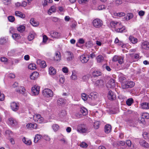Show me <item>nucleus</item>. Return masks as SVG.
<instances>
[{
    "label": "nucleus",
    "instance_id": "5",
    "mask_svg": "<svg viewBox=\"0 0 149 149\" xmlns=\"http://www.w3.org/2000/svg\"><path fill=\"white\" fill-rule=\"evenodd\" d=\"M51 37L53 38L58 39L61 36V34L55 31H51L50 33Z\"/></svg>",
    "mask_w": 149,
    "mask_h": 149
},
{
    "label": "nucleus",
    "instance_id": "6",
    "mask_svg": "<svg viewBox=\"0 0 149 149\" xmlns=\"http://www.w3.org/2000/svg\"><path fill=\"white\" fill-rule=\"evenodd\" d=\"M87 130L86 126L84 125H79L78 126L77 130L79 132L83 133H85Z\"/></svg>",
    "mask_w": 149,
    "mask_h": 149
},
{
    "label": "nucleus",
    "instance_id": "48",
    "mask_svg": "<svg viewBox=\"0 0 149 149\" xmlns=\"http://www.w3.org/2000/svg\"><path fill=\"white\" fill-rule=\"evenodd\" d=\"M143 136L145 139H146L149 138V134L147 132H144L143 134Z\"/></svg>",
    "mask_w": 149,
    "mask_h": 149
},
{
    "label": "nucleus",
    "instance_id": "21",
    "mask_svg": "<svg viewBox=\"0 0 149 149\" xmlns=\"http://www.w3.org/2000/svg\"><path fill=\"white\" fill-rule=\"evenodd\" d=\"M49 72L50 75H54L56 74V71L54 68L51 66L49 68Z\"/></svg>",
    "mask_w": 149,
    "mask_h": 149
},
{
    "label": "nucleus",
    "instance_id": "7",
    "mask_svg": "<svg viewBox=\"0 0 149 149\" xmlns=\"http://www.w3.org/2000/svg\"><path fill=\"white\" fill-rule=\"evenodd\" d=\"M116 95L115 93L111 91H109L108 93V98L110 100H113L116 99Z\"/></svg>",
    "mask_w": 149,
    "mask_h": 149
},
{
    "label": "nucleus",
    "instance_id": "11",
    "mask_svg": "<svg viewBox=\"0 0 149 149\" xmlns=\"http://www.w3.org/2000/svg\"><path fill=\"white\" fill-rule=\"evenodd\" d=\"M117 28H116L115 31L118 32L122 33L125 29V27L124 26H123L120 23L119 26H117Z\"/></svg>",
    "mask_w": 149,
    "mask_h": 149
},
{
    "label": "nucleus",
    "instance_id": "4",
    "mask_svg": "<svg viewBox=\"0 0 149 149\" xmlns=\"http://www.w3.org/2000/svg\"><path fill=\"white\" fill-rule=\"evenodd\" d=\"M134 84H135L134 82L130 81L127 82L125 84H122V88L123 89H125L132 88L134 86Z\"/></svg>",
    "mask_w": 149,
    "mask_h": 149
},
{
    "label": "nucleus",
    "instance_id": "1",
    "mask_svg": "<svg viewBox=\"0 0 149 149\" xmlns=\"http://www.w3.org/2000/svg\"><path fill=\"white\" fill-rule=\"evenodd\" d=\"M53 92L50 89L45 88L42 91V94L44 97L49 98L53 96Z\"/></svg>",
    "mask_w": 149,
    "mask_h": 149
},
{
    "label": "nucleus",
    "instance_id": "57",
    "mask_svg": "<svg viewBox=\"0 0 149 149\" xmlns=\"http://www.w3.org/2000/svg\"><path fill=\"white\" fill-rule=\"evenodd\" d=\"M61 56H54L53 58L55 61L58 62L61 59Z\"/></svg>",
    "mask_w": 149,
    "mask_h": 149
},
{
    "label": "nucleus",
    "instance_id": "8",
    "mask_svg": "<svg viewBox=\"0 0 149 149\" xmlns=\"http://www.w3.org/2000/svg\"><path fill=\"white\" fill-rule=\"evenodd\" d=\"M40 89L39 86H35L32 87L31 91L33 94L35 95H38L39 93Z\"/></svg>",
    "mask_w": 149,
    "mask_h": 149
},
{
    "label": "nucleus",
    "instance_id": "52",
    "mask_svg": "<svg viewBox=\"0 0 149 149\" xmlns=\"http://www.w3.org/2000/svg\"><path fill=\"white\" fill-rule=\"evenodd\" d=\"M89 78V76L88 75H86L83 76L82 77V79L84 81H87Z\"/></svg>",
    "mask_w": 149,
    "mask_h": 149
},
{
    "label": "nucleus",
    "instance_id": "59",
    "mask_svg": "<svg viewBox=\"0 0 149 149\" xmlns=\"http://www.w3.org/2000/svg\"><path fill=\"white\" fill-rule=\"evenodd\" d=\"M62 71L63 72L65 73H67L68 72V68L66 67H64L62 68Z\"/></svg>",
    "mask_w": 149,
    "mask_h": 149
},
{
    "label": "nucleus",
    "instance_id": "37",
    "mask_svg": "<svg viewBox=\"0 0 149 149\" xmlns=\"http://www.w3.org/2000/svg\"><path fill=\"white\" fill-rule=\"evenodd\" d=\"M133 100L132 98H130L127 100L126 102V103L127 105L130 106L133 103Z\"/></svg>",
    "mask_w": 149,
    "mask_h": 149
},
{
    "label": "nucleus",
    "instance_id": "30",
    "mask_svg": "<svg viewBox=\"0 0 149 149\" xmlns=\"http://www.w3.org/2000/svg\"><path fill=\"white\" fill-rule=\"evenodd\" d=\"M42 137V136L40 134H37L36 135L34 140V143H37L41 139Z\"/></svg>",
    "mask_w": 149,
    "mask_h": 149
},
{
    "label": "nucleus",
    "instance_id": "14",
    "mask_svg": "<svg viewBox=\"0 0 149 149\" xmlns=\"http://www.w3.org/2000/svg\"><path fill=\"white\" fill-rule=\"evenodd\" d=\"M115 85V81L113 79H111L110 80V82L108 83L107 84V86L108 88H111L114 87Z\"/></svg>",
    "mask_w": 149,
    "mask_h": 149
},
{
    "label": "nucleus",
    "instance_id": "26",
    "mask_svg": "<svg viewBox=\"0 0 149 149\" xmlns=\"http://www.w3.org/2000/svg\"><path fill=\"white\" fill-rule=\"evenodd\" d=\"M65 100L62 98L59 99L57 101V104L59 106H62L65 104Z\"/></svg>",
    "mask_w": 149,
    "mask_h": 149
},
{
    "label": "nucleus",
    "instance_id": "35",
    "mask_svg": "<svg viewBox=\"0 0 149 149\" xmlns=\"http://www.w3.org/2000/svg\"><path fill=\"white\" fill-rule=\"evenodd\" d=\"M28 68L31 70H35L36 68V65L34 63H31L29 65Z\"/></svg>",
    "mask_w": 149,
    "mask_h": 149
},
{
    "label": "nucleus",
    "instance_id": "9",
    "mask_svg": "<svg viewBox=\"0 0 149 149\" xmlns=\"http://www.w3.org/2000/svg\"><path fill=\"white\" fill-rule=\"evenodd\" d=\"M8 124L12 126H14L17 125V121L14 118H8Z\"/></svg>",
    "mask_w": 149,
    "mask_h": 149
},
{
    "label": "nucleus",
    "instance_id": "28",
    "mask_svg": "<svg viewBox=\"0 0 149 149\" xmlns=\"http://www.w3.org/2000/svg\"><path fill=\"white\" fill-rule=\"evenodd\" d=\"M71 78L73 80H76L77 79V73L75 71H72V74L71 76Z\"/></svg>",
    "mask_w": 149,
    "mask_h": 149
},
{
    "label": "nucleus",
    "instance_id": "18",
    "mask_svg": "<svg viewBox=\"0 0 149 149\" xmlns=\"http://www.w3.org/2000/svg\"><path fill=\"white\" fill-rule=\"evenodd\" d=\"M39 74L37 72H33L30 75V78L32 80H35L38 77Z\"/></svg>",
    "mask_w": 149,
    "mask_h": 149
},
{
    "label": "nucleus",
    "instance_id": "15",
    "mask_svg": "<svg viewBox=\"0 0 149 149\" xmlns=\"http://www.w3.org/2000/svg\"><path fill=\"white\" fill-rule=\"evenodd\" d=\"M141 47L142 49L148 50L149 49V42L146 41L142 43Z\"/></svg>",
    "mask_w": 149,
    "mask_h": 149
},
{
    "label": "nucleus",
    "instance_id": "45",
    "mask_svg": "<svg viewBox=\"0 0 149 149\" xmlns=\"http://www.w3.org/2000/svg\"><path fill=\"white\" fill-rule=\"evenodd\" d=\"M12 36L14 39L16 40H17L20 38V35L17 33L13 34Z\"/></svg>",
    "mask_w": 149,
    "mask_h": 149
},
{
    "label": "nucleus",
    "instance_id": "17",
    "mask_svg": "<svg viewBox=\"0 0 149 149\" xmlns=\"http://www.w3.org/2000/svg\"><path fill=\"white\" fill-rule=\"evenodd\" d=\"M37 63L41 67L44 68L46 67V65L45 61H42L40 59H37Z\"/></svg>",
    "mask_w": 149,
    "mask_h": 149
},
{
    "label": "nucleus",
    "instance_id": "25",
    "mask_svg": "<svg viewBox=\"0 0 149 149\" xmlns=\"http://www.w3.org/2000/svg\"><path fill=\"white\" fill-rule=\"evenodd\" d=\"M15 15L19 17L23 18L25 17V15L22 13L21 12L19 11H16L15 12Z\"/></svg>",
    "mask_w": 149,
    "mask_h": 149
},
{
    "label": "nucleus",
    "instance_id": "16",
    "mask_svg": "<svg viewBox=\"0 0 149 149\" xmlns=\"http://www.w3.org/2000/svg\"><path fill=\"white\" fill-rule=\"evenodd\" d=\"M23 142L27 146H30L32 144V142L30 139L24 137L22 139Z\"/></svg>",
    "mask_w": 149,
    "mask_h": 149
},
{
    "label": "nucleus",
    "instance_id": "62",
    "mask_svg": "<svg viewBox=\"0 0 149 149\" xmlns=\"http://www.w3.org/2000/svg\"><path fill=\"white\" fill-rule=\"evenodd\" d=\"M116 14L117 16L119 17L123 16L125 15V13L123 12L118 13H117Z\"/></svg>",
    "mask_w": 149,
    "mask_h": 149
},
{
    "label": "nucleus",
    "instance_id": "46",
    "mask_svg": "<svg viewBox=\"0 0 149 149\" xmlns=\"http://www.w3.org/2000/svg\"><path fill=\"white\" fill-rule=\"evenodd\" d=\"M65 80V77L63 75H61L60 76L59 81L61 84H63Z\"/></svg>",
    "mask_w": 149,
    "mask_h": 149
},
{
    "label": "nucleus",
    "instance_id": "42",
    "mask_svg": "<svg viewBox=\"0 0 149 149\" xmlns=\"http://www.w3.org/2000/svg\"><path fill=\"white\" fill-rule=\"evenodd\" d=\"M52 128L54 131H57L59 128V125L57 124H54L52 126Z\"/></svg>",
    "mask_w": 149,
    "mask_h": 149
},
{
    "label": "nucleus",
    "instance_id": "55",
    "mask_svg": "<svg viewBox=\"0 0 149 149\" xmlns=\"http://www.w3.org/2000/svg\"><path fill=\"white\" fill-rule=\"evenodd\" d=\"M106 6L104 5H101L99 6L97 8L98 10H101L104 9L106 8Z\"/></svg>",
    "mask_w": 149,
    "mask_h": 149
},
{
    "label": "nucleus",
    "instance_id": "36",
    "mask_svg": "<svg viewBox=\"0 0 149 149\" xmlns=\"http://www.w3.org/2000/svg\"><path fill=\"white\" fill-rule=\"evenodd\" d=\"M25 27L23 25H20L17 27V30L20 32H22L25 30Z\"/></svg>",
    "mask_w": 149,
    "mask_h": 149
},
{
    "label": "nucleus",
    "instance_id": "33",
    "mask_svg": "<svg viewBox=\"0 0 149 149\" xmlns=\"http://www.w3.org/2000/svg\"><path fill=\"white\" fill-rule=\"evenodd\" d=\"M30 23L33 26H37L39 24V23L38 22H36L33 18L31 19L30 20Z\"/></svg>",
    "mask_w": 149,
    "mask_h": 149
},
{
    "label": "nucleus",
    "instance_id": "10",
    "mask_svg": "<svg viewBox=\"0 0 149 149\" xmlns=\"http://www.w3.org/2000/svg\"><path fill=\"white\" fill-rule=\"evenodd\" d=\"M10 107L12 110L14 111H17L19 108V104L15 102L11 103Z\"/></svg>",
    "mask_w": 149,
    "mask_h": 149
},
{
    "label": "nucleus",
    "instance_id": "41",
    "mask_svg": "<svg viewBox=\"0 0 149 149\" xmlns=\"http://www.w3.org/2000/svg\"><path fill=\"white\" fill-rule=\"evenodd\" d=\"M53 2L52 0H44V2L42 4L43 6H45L47 5L48 3H52Z\"/></svg>",
    "mask_w": 149,
    "mask_h": 149
},
{
    "label": "nucleus",
    "instance_id": "60",
    "mask_svg": "<svg viewBox=\"0 0 149 149\" xmlns=\"http://www.w3.org/2000/svg\"><path fill=\"white\" fill-rule=\"evenodd\" d=\"M125 144V142L123 141H121L120 142H119L117 143V145L118 146H124Z\"/></svg>",
    "mask_w": 149,
    "mask_h": 149
},
{
    "label": "nucleus",
    "instance_id": "19",
    "mask_svg": "<svg viewBox=\"0 0 149 149\" xmlns=\"http://www.w3.org/2000/svg\"><path fill=\"white\" fill-rule=\"evenodd\" d=\"M79 59L82 63H87L89 59V56H80Z\"/></svg>",
    "mask_w": 149,
    "mask_h": 149
},
{
    "label": "nucleus",
    "instance_id": "12",
    "mask_svg": "<svg viewBox=\"0 0 149 149\" xmlns=\"http://www.w3.org/2000/svg\"><path fill=\"white\" fill-rule=\"evenodd\" d=\"M37 126V125L36 123H30L28 124L26 127L28 129L32 130L33 129H36Z\"/></svg>",
    "mask_w": 149,
    "mask_h": 149
},
{
    "label": "nucleus",
    "instance_id": "13",
    "mask_svg": "<svg viewBox=\"0 0 149 149\" xmlns=\"http://www.w3.org/2000/svg\"><path fill=\"white\" fill-rule=\"evenodd\" d=\"M140 145L145 148L149 147V145L145 141L143 140H140L139 141Z\"/></svg>",
    "mask_w": 149,
    "mask_h": 149
},
{
    "label": "nucleus",
    "instance_id": "27",
    "mask_svg": "<svg viewBox=\"0 0 149 149\" xmlns=\"http://www.w3.org/2000/svg\"><path fill=\"white\" fill-rule=\"evenodd\" d=\"M130 41L133 44H135L137 42V39L134 37L130 36L129 37Z\"/></svg>",
    "mask_w": 149,
    "mask_h": 149
},
{
    "label": "nucleus",
    "instance_id": "61",
    "mask_svg": "<svg viewBox=\"0 0 149 149\" xmlns=\"http://www.w3.org/2000/svg\"><path fill=\"white\" fill-rule=\"evenodd\" d=\"M5 98V96L3 94L1 93L0 92V101H3Z\"/></svg>",
    "mask_w": 149,
    "mask_h": 149
},
{
    "label": "nucleus",
    "instance_id": "51",
    "mask_svg": "<svg viewBox=\"0 0 149 149\" xmlns=\"http://www.w3.org/2000/svg\"><path fill=\"white\" fill-rule=\"evenodd\" d=\"M6 42V39L4 38L0 39V44L1 45L5 44Z\"/></svg>",
    "mask_w": 149,
    "mask_h": 149
},
{
    "label": "nucleus",
    "instance_id": "24",
    "mask_svg": "<svg viewBox=\"0 0 149 149\" xmlns=\"http://www.w3.org/2000/svg\"><path fill=\"white\" fill-rule=\"evenodd\" d=\"M25 91V89L24 87L20 86L16 89V91L19 93H21L23 94Z\"/></svg>",
    "mask_w": 149,
    "mask_h": 149
},
{
    "label": "nucleus",
    "instance_id": "38",
    "mask_svg": "<svg viewBox=\"0 0 149 149\" xmlns=\"http://www.w3.org/2000/svg\"><path fill=\"white\" fill-rule=\"evenodd\" d=\"M101 75V72L98 70H95L93 72V75L94 77H97Z\"/></svg>",
    "mask_w": 149,
    "mask_h": 149
},
{
    "label": "nucleus",
    "instance_id": "22",
    "mask_svg": "<svg viewBox=\"0 0 149 149\" xmlns=\"http://www.w3.org/2000/svg\"><path fill=\"white\" fill-rule=\"evenodd\" d=\"M94 84L96 86H101L104 85V82L102 80H97L96 81Z\"/></svg>",
    "mask_w": 149,
    "mask_h": 149
},
{
    "label": "nucleus",
    "instance_id": "43",
    "mask_svg": "<svg viewBox=\"0 0 149 149\" xmlns=\"http://www.w3.org/2000/svg\"><path fill=\"white\" fill-rule=\"evenodd\" d=\"M100 125V122L98 121H96L94 122V127L95 129H98Z\"/></svg>",
    "mask_w": 149,
    "mask_h": 149
},
{
    "label": "nucleus",
    "instance_id": "29",
    "mask_svg": "<svg viewBox=\"0 0 149 149\" xmlns=\"http://www.w3.org/2000/svg\"><path fill=\"white\" fill-rule=\"evenodd\" d=\"M56 10V7L54 6H52L48 11V13L49 15H51V14L54 12H55Z\"/></svg>",
    "mask_w": 149,
    "mask_h": 149
},
{
    "label": "nucleus",
    "instance_id": "63",
    "mask_svg": "<svg viewBox=\"0 0 149 149\" xmlns=\"http://www.w3.org/2000/svg\"><path fill=\"white\" fill-rule=\"evenodd\" d=\"M123 57H120L119 56L118 59V63L120 64H121L123 63Z\"/></svg>",
    "mask_w": 149,
    "mask_h": 149
},
{
    "label": "nucleus",
    "instance_id": "49",
    "mask_svg": "<svg viewBox=\"0 0 149 149\" xmlns=\"http://www.w3.org/2000/svg\"><path fill=\"white\" fill-rule=\"evenodd\" d=\"M79 145L80 147L83 148H86L88 146L87 144L85 142L81 143Z\"/></svg>",
    "mask_w": 149,
    "mask_h": 149
},
{
    "label": "nucleus",
    "instance_id": "32",
    "mask_svg": "<svg viewBox=\"0 0 149 149\" xmlns=\"http://www.w3.org/2000/svg\"><path fill=\"white\" fill-rule=\"evenodd\" d=\"M35 35V33L33 32H32L30 33L28 37V39L29 41H31L33 40L34 38Z\"/></svg>",
    "mask_w": 149,
    "mask_h": 149
},
{
    "label": "nucleus",
    "instance_id": "54",
    "mask_svg": "<svg viewBox=\"0 0 149 149\" xmlns=\"http://www.w3.org/2000/svg\"><path fill=\"white\" fill-rule=\"evenodd\" d=\"M64 58L65 60L67 61H69L73 59V56H66V57L65 58Z\"/></svg>",
    "mask_w": 149,
    "mask_h": 149
},
{
    "label": "nucleus",
    "instance_id": "53",
    "mask_svg": "<svg viewBox=\"0 0 149 149\" xmlns=\"http://www.w3.org/2000/svg\"><path fill=\"white\" fill-rule=\"evenodd\" d=\"M142 116L143 118H145L146 119H148L149 118V113H143Z\"/></svg>",
    "mask_w": 149,
    "mask_h": 149
},
{
    "label": "nucleus",
    "instance_id": "39",
    "mask_svg": "<svg viewBox=\"0 0 149 149\" xmlns=\"http://www.w3.org/2000/svg\"><path fill=\"white\" fill-rule=\"evenodd\" d=\"M5 135L8 137H10L13 135V133L9 130H7L5 132Z\"/></svg>",
    "mask_w": 149,
    "mask_h": 149
},
{
    "label": "nucleus",
    "instance_id": "64",
    "mask_svg": "<svg viewBox=\"0 0 149 149\" xmlns=\"http://www.w3.org/2000/svg\"><path fill=\"white\" fill-rule=\"evenodd\" d=\"M86 45L87 47H90L92 45V42L91 41H88L86 43Z\"/></svg>",
    "mask_w": 149,
    "mask_h": 149
},
{
    "label": "nucleus",
    "instance_id": "23",
    "mask_svg": "<svg viewBox=\"0 0 149 149\" xmlns=\"http://www.w3.org/2000/svg\"><path fill=\"white\" fill-rule=\"evenodd\" d=\"M141 107L142 109H149V103L143 102L141 104Z\"/></svg>",
    "mask_w": 149,
    "mask_h": 149
},
{
    "label": "nucleus",
    "instance_id": "3",
    "mask_svg": "<svg viewBox=\"0 0 149 149\" xmlns=\"http://www.w3.org/2000/svg\"><path fill=\"white\" fill-rule=\"evenodd\" d=\"M33 119L36 122L41 123L43 120V118L41 116L40 114H36L33 115Z\"/></svg>",
    "mask_w": 149,
    "mask_h": 149
},
{
    "label": "nucleus",
    "instance_id": "58",
    "mask_svg": "<svg viewBox=\"0 0 149 149\" xmlns=\"http://www.w3.org/2000/svg\"><path fill=\"white\" fill-rule=\"evenodd\" d=\"M0 60L3 62H7L8 59L4 56L0 58Z\"/></svg>",
    "mask_w": 149,
    "mask_h": 149
},
{
    "label": "nucleus",
    "instance_id": "47",
    "mask_svg": "<svg viewBox=\"0 0 149 149\" xmlns=\"http://www.w3.org/2000/svg\"><path fill=\"white\" fill-rule=\"evenodd\" d=\"M96 59L98 62L101 63L103 61L104 58L103 56H97Z\"/></svg>",
    "mask_w": 149,
    "mask_h": 149
},
{
    "label": "nucleus",
    "instance_id": "50",
    "mask_svg": "<svg viewBox=\"0 0 149 149\" xmlns=\"http://www.w3.org/2000/svg\"><path fill=\"white\" fill-rule=\"evenodd\" d=\"M8 18V20L11 22H13L15 19L14 17L12 16H9Z\"/></svg>",
    "mask_w": 149,
    "mask_h": 149
},
{
    "label": "nucleus",
    "instance_id": "34",
    "mask_svg": "<svg viewBox=\"0 0 149 149\" xmlns=\"http://www.w3.org/2000/svg\"><path fill=\"white\" fill-rule=\"evenodd\" d=\"M80 112L84 116L86 115L87 113V109L84 108H81L80 110Z\"/></svg>",
    "mask_w": 149,
    "mask_h": 149
},
{
    "label": "nucleus",
    "instance_id": "56",
    "mask_svg": "<svg viewBox=\"0 0 149 149\" xmlns=\"http://www.w3.org/2000/svg\"><path fill=\"white\" fill-rule=\"evenodd\" d=\"M81 97L82 99L86 101L87 99V97L85 93H82L81 95Z\"/></svg>",
    "mask_w": 149,
    "mask_h": 149
},
{
    "label": "nucleus",
    "instance_id": "44",
    "mask_svg": "<svg viewBox=\"0 0 149 149\" xmlns=\"http://www.w3.org/2000/svg\"><path fill=\"white\" fill-rule=\"evenodd\" d=\"M66 114V111L64 110L62 111L59 113V116L61 118L63 117V116H65Z\"/></svg>",
    "mask_w": 149,
    "mask_h": 149
},
{
    "label": "nucleus",
    "instance_id": "40",
    "mask_svg": "<svg viewBox=\"0 0 149 149\" xmlns=\"http://www.w3.org/2000/svg\"><path fill=\"white\" fill-rule=\"evenodd\" d=\"M121 83L122 86L123 84H125L126 83V78L125 77H120L119 79Z\"/></svg>",
    "mask_w": 149,
    "mask_h": 149
},
{
    "label": "nucleus",
    "instance_id": "31",
    "mask_svg": "<svg viewBox=\"0 0 149 149\" xmlns=\"http://www.w3.org/2000/svg\"><path fill=\"white\" fill-rule=\"evenodd\" d=\"M97 93L95 92H93L91 93L89 95V97L91 98L92 99H95L97 97Z\"/></svg>",
    "mask_w": 149,
    "mask_h": 149
},
{
    "label": "nucleus",
    "instance_id": "2",
    "mask_svg": "<svg viewBox=\"0 0 149 149\" xmlns=\"http://www.w3.org/2000/svg\"><path fill=\"white\" fill-rule=\"evenodd\" d=\"M93 26L95 28H99L101 27L103 23L102 21L99 19H95L93 21Z\"/></svg>",
    "mask_w": 149,
    "mask_h": 149
},
{
    "label": "nucleus",
    "instance_id": "20",
    "mask_svg": "<svg viewBox=\"0 0 149 149\" xmlns=\"http://www.w3.org/2000/svg\"><path fill=\"white\" fill-rule=\"evenodd\" d=\"M111 127L110 125H106L104 127V132L106 133H109L111 131Z\"/></svg>",
    "mask_w": 149,
    "mask_h": 149
}]
</instances>
